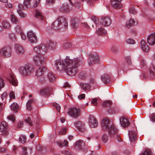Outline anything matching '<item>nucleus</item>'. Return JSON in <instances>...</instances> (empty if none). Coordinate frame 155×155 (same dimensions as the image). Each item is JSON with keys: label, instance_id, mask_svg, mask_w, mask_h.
I'll list each match as a JSON object with an SVG mask.
<instances>
[{"label": "nucleus", "instance_id": "obj_26", "mask_svg": "<svg viewBox=\"0 0 155 155\" xmlns=\"http://www.w3.org/2000/svg\"><path fill=\"white\" fill-rule=\"evenodd\" d=\"M141 48L144 51L147 52L149 50V47L146 45V42L143 40H142L140 43Z\"/></svg>", "mask_w": 155, "mask_h": 155}, {"label": "nucleus", "instance_id": "obj_24", "mask_svg": "<svg viewBox=\"0 0 155 155\" xmlns=\"http://www.w3.org/2000/svg\"><path fill=\"white\" fill-rule=\"evenodd\" d=\"M51 91V88L49 87H47L41 90L40 94L42 96L46 95L48 94Z\"/></svg>", "mask_w": 155, "mask_h": 155}, {"label": "nucleus", "instance_id": "obj_13", "mask_svg": "<svg viewBox=\"0 0 155 155\" xmlns=\"http://www.w3.org/2000/svg\"><path fill=\"white\" fill-rule=\"evenodd\" d=\"M9 83L13 86H16L18 85V81L15 76L12 74H10L7 78Z\"/></svg>", "mask_w": 155, "mask_h": 155}, {"label": "nucleus", "instance_id": "obj_59", "mask_svg": "<svg viewBox=\"0 0 155 155\" xmlns=\"http://www.w3.org/2000/svg\"><path fill=\"white\" fill-rule=\"evenodd\" d=\"M90 84H91V85L93 87H95L96 86V84H95V82L94 81V80L92 79L90 81Z\"/></svg>", "mask_w": 155, "mask_h": 155}, {"label": "nucleus", "instance_id": "obj_51", "mask_svg": "<svg viewBox=\"0 0 155 155\" xmlns=\"http://www.w3.org/2000/svg\"><path fill=\"white\" fill-rule=\"evenodd\" d=\"M9 96L10 100L15 99V96L14 92L13 91H11L9 94Z\"/></svg>", "mask_w": 155, "mask_h": 155}, {"label": "nucleus", "instance_id": "obj_21", "mask_svg": "<svg viewBox=\"0 0 155 155\" xmlns=\"http://www.w3.org/2000/svg\"><path fill=\"white\" fill-rule=\"evenodd\" d=\"M120 2L117 0H111V5L114 8H119L122 6Z\"/></svg>", "mask_w": 155, "mask_h": 155}, {"label": "nucleus", "instance_id": "obj_44", "mask_svg": "<svg viewBox=\"0 0 155 155\" xmlns=\"http://www.w3.org/2000/svg\"><path fill=\"white\" fill-rule=\"evenodd\" d=\"M17 11L19 15L21 17L24 18L26 16V15L21 10L18 9Z\"/></svg>", "mask_w": 155, "mask_h": 155}, {"label": "nucleus", "instance_id": "obj_29", "mask_svg": "<svg viewBox=\"0 0 155 155\" xmlns=\"http://www.w3.org/2000/svg\"><path fill=\"white\" fill-rule=\"evenodd\" d=\"M2 27L6 29H10L11 28V25L9 22L6 20L3 21L2 23Z\"/></svg>", "mask_w": 155, "mask_h": 155}, {"label": "nucleus", "instance_id": "obj_14", "mask_svg": "<svg viewBox=\"0 0 155 155\" xmlns=\"http://www.w3.org/2000/svg\"><path fill=\"white\" fill-rule=\"evenodd\" d=\"M57 21L59 22L62 26V27H63L65 29L66 28L68 23L66 20L65 18L62 16H60L58 17Z\"/></svg>", "mask_w": 155, "mask_h": 155}, {"label": "nucleus", "instance_id": "obj_36", "mask_svg": "<svg viewBox=\"0 0 155 155\" xmlns=\"http://www.w3.org/2000/svg\"><path fill=\"white\" fill-rule=\"evenodd\" d=\"M150 72V75L153 78H155V69L154 66L151 64L149 69Z\"/></svg>", "mask_w": 155, "mask_h": 155}, {"label": "nucleus", "instance_id": "obj_46", "mask_svg": "<svg viewBox=\"0 0 155 155\" xmlns=\"http://www.w3.org/2000/svg\"><path fill=\"white\" fill-rule=\"evenodd\" d=\"M31 0H24L23 5L26 7L29 8L30 7Z\"/></svg>", "mask_w": 155, "mask_h": 155}, {"label": "nucleus", "instance_id": "obj_11", "mask_svg": "<svg viewBox=\"0 0 155 155\" xmlns=\"http://www.w3.org/2000/svg\"><path fill=\"white\" fill-rule=\"evenodd\" d=\"M107 130H108L109 135L111 137L114 138L117 135V130L113 124H111L110 127Z\"/></svg>", "mask_w": 155, "mask_h": 155}, {"label": "nucleus", "instance_id": "obj_15", "mask_svg": "<svg viewBox=\"0 0 155 155\" xmlns=\"http://www.w3.org/2000/svg\"><path fill=\"white\" fill-rule=\"evenodd\" d=\"M15 51L17 54L19 55H22L25 52L24 48L21 45L17 44L15 47Z\"/></svg>", "mask_w": 155, "mask_h": 155}, {"label": "nucleus", "instance_id": "obj_39", "mask_svg": "<svg viewBox=\"0 0 155 155\" xmlns=\"http://www.w3.org/2000/svg\"><path fill=\"white\" fill-rule=\"evenodd\" d=\"M35 16L38 18L40 19L41 20L44 19V17L42 15V13L40 10H36Z\"/></svg>", "mask_w": 155, "mask_h": 155}, {"label": "nucleus", "instance_id": "obj_48", "mask_svg": "<svg viewBox=\"0 0 155 155\" xmlns=\"http://www.w3.org/2000/svg\"><path fill=\"white\" fill-rule=\"evenodd\" d=\"M15 31L17 33L19 34L22 32L21 27L19 25H17L16 26L15 28Z\"/></svg>", "mask_w": 155, "mask_h": 155}, {"label": "nucleus", "instance_id": "obj_20", "mask_svg": "<svg viewBox=\"0 0 155 155\" xmlns=\"http://www.w3.org/2000/svg\"><path fill=\"white\" fill-rule=\"evenodd\" d=\"M81 88L84 91H88L90 89L92 90L93 87L91 86V85L86 83H82L80 84Z\"/></svg>", "mask_w": 155, "mask_h": 155}, {"label": "nucleus", "instance_id": "obj_47", "mask_svg": "<svg viewBox=\"0 0 155 155\" xmlns=\"http://www.w3.org/2000/svg\"><path fill=\"white\" fill-rule=\"evenodd\" d=\"M101 139L103 142L105 143H106L108 140L107 135L106 134H103L102 136Z\"/></svg>", "mask_w": 155, "mask_h": 155}, {"label": "nucleus", "instance_id": "obj_37", "mask_svg": "<svg viewBox=\"0 0 155 155\" xmlns=\"http://www.w3.org/2000/svg\"><path fill=\"white\" fill-rule=\"evenodd\" d=\"M140 155H152L151 150L150 149H144Z\"/></svg>", "mask_w": 155, "mask_h": 155}, {"label": "nucleus", "instance_id": "obj_34", "mask_svg": "<svg viewBox=\"0 0 155 155\" xmlns=\"http://www.w3.org/2000/svg\"><path fill=\"white\" fill-rule=\"evenodd\" d=\"M12 110L14 112H16L19 109V106L18 104L15 103H13L10 106Z\"/></svg>", "mask_w": 155, "mask_h": 155}, {"label": "nucleus", "instance_id": "obj_5", "mask_svg": "<svg viewBox=\"0 0 155 155\" xmlns=\"http://www.w3.org/2000/svg\"><path fill=\"white\" fill-rule=\"evenodd\" d=\"M34 51L37 54L44 55L46 53L47 50L46 46L43 45H40L34 48Z\"/></svg>", "mask_w": 155, "mask_h": 155}, {"label": "nucleus", "instance_id": "obj_49", "mask_svg": "<svg viewBox=\"0 0 155 155\" xmlns=\"http://www.w3.org/2000/svg\"><path fill=\"white\" fill-rule=\"evenodd\" d=\"M5 85V81L4 79L0 77V90Z\"/></svg>", "mask_w": 155, "mask_h": 155}, {"label": "nucleus", "instance_id": "obj_2", "mask_svg": "<svg viewBox=\"0 0 155 155\" xmlns=\"http://www.w3.org/2000/svg\"><path fill=\"white\" fill-rule=\"evenodd\" d=\"M34 71V67L29 64H26L24 66L20 67L19 71L23 76H27L32 73Z\"/></svg>", "mask_w": 155, "mask_h": 155}, {"label": "nucleus", "instance_id": "obj_56", "mask_svg": "<svg viewBox=\"0 0 155 155\" xmlns=\"http://www.w3.org/2000/svg\"><path fill=\"white\" fill-rule=\"evenodd\" d=\"M97 98H94L92 99L91 101V104L94 106H96L97 104Z\"/></svg>", "mask_w": 155, "mask_h": 155}, {"label": "nucleus", "instance_id": "obj_50", "mask_svg": "<svg viewBox=\"0 0 155 155\" xmlns=\"http://www.w3.org/2000/svg\"><path fill=\"white\" fill-rule=\"evenodd\" d=\"M67 133V128L64 127L61 129L59 132V134H64Z\"/></svg>", "mask_w": 155, "mask_h": 155}, {"label": "nucleus", "instance_id": "obj_40", "mask_svg": "<svg viewBox=\"0 0 155 155\" xmlns=\"http://www.w3.org/2000/svg\"><path fill=\"white\" fill-rule=\"evenodd\" d=\"M84 145V143L82 140H80L75 143L76 147L77 148H81Z\"/></svg>", "mask_w": 155, "mask_h": 155}, {"label": "nucleus", "instance_id": "obj_63", "mask_svg": "<svg viewBox=\"0 0 155 155\" xmlns=\"http://www.w3.org/2000/svg\"><path fill=\"white\" fill-rule=\"evenodd\" d=\"M81 3L79 2H75L74 4V5L76 8H79L81 6Z\"/></svg>", "mask_w": 155, "mask_h": 155}, {"label": "nucleus", "instance_id": "obj_25", "mask_svg": "<svg viewBox=\"0 0 155 155\" xmlns=\"http://www.w3.org/2000/svg\"><path fill=\"white\" fill-rule=\"evenodd\" d=\"M51 27L53 29L55 30H59L60 29L64 28L63 27H62L61 24L57 20L52 24Z\"/></svg>", "mask_w": 155, "mask_h": 155}, {"label": "nucleus", "instance_id": "obj_57", "mask_svg": "<svg viewBox=\"0 0 155 155\" xmlns=\"http://www.w3.org/2000/svg\"><path fill=\"white\" fill-rule=\"evenodd\" d=\"M7 118L8 120L12 121L13 122H14L15 120L14 117L12 115H9L7 117Z\"/></svg>", "mask_w": 155, "mask_h": 155}, {"label": "nucleus", "instance_id": "obj_61", "mask_svg": "<svg viewBox=\"0 0 155 155\" xmlns=\"http://www.w3.org/2000/svg\"><path fill=\"white\" fill-rule=\"evenodd\" d=\"M40 1V0H35L33 5L34 8H35L38 5Z\"/></svg>", "mask_w": 155, "mask_h": 155}, {"label": "nucleus", "instance_id": "obj_38", "mask_svg": "<svg viewBox=\"0 0 155 155\" xmlns=\"http://www.w3.org/2000/svg\"><path fill=\"white\" fill-rule=\"evenodd\" d=\"M11 21L14 24H17L19 23V21L18 19L13 14H11L10 15Z\"/></svg>", "mask_w": 155, "mask_h": 155}, {"label": "nucleus", "instance_id": "obj_58", "mask_svg": "<svg viewBox=\"0 0 155 155\" xmlns=\"http://www.w3.org/2000/svg\"><path fill=\"white\" fill-rule=\"evenodd\" d=\"M129 10L130 13L132 14H135L136 12V11L133 7L130 8Z\"/></svg>", "mask_w": 155, "mask_h": 155}, {"label": "nucleus", "instance_id": "obj_28", "mask_svg": "<svg viewBox=\"0 0 155 155\" xmlns=\"http://www.w3.org/2000/svg\"><path fill=\"white\" fill-rule=\"evenodd\" d=\"M96 33L99 35H104L106 34L107 31L105 29L101 27L97 30Z\"/></svg>", "mask_w": 155, "mask_h": 155}, {"label": "nucleus", "instance_id": "obj_23", "mask_svg": "<svg viewBox=\"0 0 155 155\" xmlns=\"http://www.w3.org/2000/svg\"><path fill=\"white\" fill-rule=\"evenodd\" d=\"M47 44L48 48L54 50L56 48L57 43L54 41L49 40Z\"/></svg>", "mask_w": 155, "mask_h": 155}, {"label": "nucleus", "instance_id": "obj_43", "mask_svg": "<svg viewBox=\"0 0 155 155\" xmlns=\"http://www.w3.org/2000/svg\"><path fill=\"white\" fill-rule=\"evenodd\" d=\"M33 100L31 99L29 100L26 104V107L28 110H31L32 109L31 103L33 102Z\"/></svg>", "mask_w": 155, "mask_h": 155}, {"label": "nucleus", "instance_id": "obj_27", "mask_svg": "<svg viewBox=\"0 0 155 155\" xmlns=\"http://www.w3.org/2000/svg\"><path fill=\"white\" fill-rule=\"evenodd\" d=\"M137 23L133 18H130V20L127 21L126 24V27L128 28L133 26H135L137 25Z\"/></svg>", "mask_w": 155, "mask_h": 155}, {"label": "nucleus", "instance_id": "obj_22", "mask_svg": "<svg viewBox=\"0 0 155 155\" xmlns=\"http://www.w3.org/2000/svg\"><path fill=\"white\" fill-rule=\"evenodd\" d=\"M120 124L121 126L124 127H127L129 124V122L126 118L124 117H121L120 119Z\"/></svg>", "mask_w": 155, "mask_h": 155}, {"label": "nucleus", "instance_id": "obj_19", "mask_svg": "<svg viewBox=\"0 0 155 155\" xmlns=\"http://www.w3.org/2000/svg\"><path fill=\"white\" fill-rule=\"evenodd\" d=\"M47 71V69L44 67H41L36 71L35 75L39 76L43 74Z\"/></svg>", "mask_w": 155, "mask_h": 155}, {"label": "nucleus", "instance_id": "obj_55", "mask_svg": "<svg viewBox=\"0 0 155 155\" xmlns=\"http://www.w3.org/2000/svg\"><path fill=\"white\" fill-rule=\"evenodd\" d=\"M71 46V44L69 42H66L64 44L63 47L64 48H66L70 47Z\"/></svg>", "mask_w": 155, "mask_h": 155}, {"label": "nucleus", "instance_id": "obj_8", "mask_svg": "<svg viewBox=\"0 0 155 155\" xmlns=\"http://www.w3.org/2000/svg\"><path fill=\"white\" fill-rule=\"evenodd\" d=\"M99 56L97 54H91L89 57L88 62L90 66H92L97 62L99 60Z\"/></svg>", "mask_w": 155, "mask_h": 155}, {"label": "nucleus", "instance_id": "obj_32", "mask_svg": "<svg viewBox=\"0 0 155 155\" xmlns=\"http://www.w3.org/2000/svg\"><path fill=\"white\" fill-rule=\"evenodd\" d=\"M23 150V155H28L31 153L32 150L31 148H27L25 147H22Z\"/></svg>", "mask_w": 155, "mask_h": 155}, {"label": "nucleus", "instance_id": "obj_62", "mask_svg": "<svg viewBox=\"0 0 155 155\" xmlns=\"http://www.w3.org/2000/svg\"><path fill=\"white\" fill-rule=\"evenodd\" d=\"M20 34L21 35V38L23 40H26V36L25 34H24V33H23V32H21V33H20Z\"/></svg>", "mask_w": 155, "mask_h": 155}, {"label": "nucleus", "instance_id": "obj_6", "mask_svg": "<svg viewBox=\"0 0 155 155\" xmlns=\"http://www.w3.org/2000/svg\"><path fill=\"white\" fill-rule=\"evenodd\" d=\"M0 54L5 57H9L12 54L11 48L9 46L5 47L0 50Z\"/></svg>", "mask_w": 155, "mask_h": 155}, {"label": "nucleus", "instance_id": "obj_41", "mask_svg": "<svg viewBox=\"0 0 155 155\" xmlns=\"http://www.w3.org/2000/svg\"><path fill=\"white\" fill-rule=\"evenodd\" d=\"M47 77L50 81H53L55 78L54 74L51 72H50L48 74Z\"/></svg>", "mask_w": 155, "mask_h": 155}, {"label": "nucleus", "instance_id": "obj_30", "mask_svg": "<svg viewBox=\"0 0 155 155\" xmlns=\"http://www.w3.org/2000/svg\"><path fill=\"white\" fill-rule=\"evenodd\" d=\"M130 139L131 141H133L136 140L137 136V133L136 132L131 131L129 132Z\"/></svg>", "mask_w": 155, "mask_h": 155}, {"label": "nucleus", "instance_id": "obj_1", "mask_svg": "<svg viewBox=\"0 0 155 155\" xmlns=\"http://www.w3.org/2000/svg\"><path fill=\"white\" fill-rule=\"evenodd\" d=\"M82 63L81 58H76L71 59L69 57L67 56L64 60H56L54 65L58 71H65L68 75H73L77 73L78 67Z\"/></svg>", "mask_w": 155, "mask_h": 155}, {"label": "nucleus", "instance_id": "obj_18", "mask_svg": "<svg viewBox=\"0 0 155 155\" xmlns=\"http://www.w3.org/2000/svg\"><path fill=\"white\" fill-rule=\"evenodd\" d=\"M72 8H70L68 5L67 4H63L60 7V10L62 12H68L72 10Z\"/></svg>", "mask_w": 155, "mask_h": 155}, {"label": "nucleus", "instance_id": "obj_16", "mask_svg": "<svg viewBox=\"0 0 155 155\" xmlns=\"http://www.w3.org/2000/svg\"><path fill=\"white\" fill-rule=\"evenodd\" d=\"M74 125L81 132H84L85 130L84 124L81 121L76 122L74 123Z\"/></svg>", "mask_w": 155, "mask_h": 155}, {"label": "nucleus", "instance_id": "obj_54", "mask_svg": "<svg viewBox=\"0 0 155 155\" xmlns=\"http://www.w3.org/2000/svg\"><path fill=\"white\" fill-rule=\"evenodd\" d=\"M7 96V93L6 92H4L1 95L2 99L3 100H5Z\"/></svg>", "mask_w": 155, "mask_h": 155}, {"label": "nucleus", "instance_id": "obj_10", "mask_svg": "<svg viewBox=\"0 0 155 155\" xmlns=\"http://www.w3.org/2000/svg\"><path fill=\"white\" fill-rule=\"evenodd\" d=\"M101 23L103 26L106 27L110 25L111 24V21L109 17L104 16L101 18Z\"/></svg>", "mask_w": 155, "mask_h": 155}, {"label": "nucleus", "instance_id": "obj_9", "mask_svg": "<svg viewBox=\"0 0 155 155\" xmlns=\"http://www.w3.org/2000/svg\"><path fill=\"white\" fill-rule=\"evenodd\" d=\"M112 124L110 123L109 120L107 118H103L101 121V125L102 128L104 130H108Z\"/></svg>", "mask_w": 155, "mask_h": 155}, {"label": "nucleus", "instance_id": "obj_45", "mask_svg": "<svg viewBox=\"0 0 155 155\" xmlns=\"http://www.w3.org/2000/svg\"><path fill=\"white\" fill-rule=\"evenodd\" d=\"M20 142L22 143H24L26 141V137L24 135H21L19 138Z\"/></svg>", "mask_w": 155, "mask_h": 155}, {"label": "nucleus", "instance_id": "obj_17", "mask_svg": "<svg viewBox=\"0 0 155 155\" xmlns=\"http://www.w3.org/2000/svg\"><path fill=\"white\" fill-rule=\"evenodd\" d=\"M147 42L150 45H153L155 43V33H152L148 37Z\"/></svg>", "mask_w": 155, "mask_h": 155}, {"label": "nucleus", "instance_id": "obj_12", "mask_svg": "<svg viewBox=\"0 0 155 155\" xmlns=\"http://www.w3.org/2000/svg\"><path fill=\"white\" fill-rule=\"evenodd\" d=\"M89 124L91 127L94 128L97 127V121L96 118L93 115H91L89 118Z\"/></svg>", "mask_w": 155, "mask_h": 155}, {"label": "nucleus", "instance_id": "obj_4", "mask_svg": "<svg viewBox=\"0 0 155 155\" xmlns=\"http://www.w3.org/2000/svg\"><path fill=\"white\" fill-rule=\"evenodd\" d=\"M68 113L69 115L73 118H76L81 114V111L79 108L73 107L69 108Z\"/></svg>", "mask_w": 155, "mask_h": 155}, {"label": "nucleus", "instance_id": "obj_42", "mask_svg": "<svg viewBox=\"0 0 155 155\" xmlns=\"http://www.w3.org/2000/svg\"><path fill=\"white\" fill-rule=\"evenodd\" d=\"M112 104V102L110 101H105L102 104V106L104 107H109Z\"/></svg>", "mask_w": 155, "mask_h": 155}, {"label": "nucleus", "instance_id": "obj_31", "mask_svg": "<svg viewBox=\"0 0 155 155\" xmlns=\"http://www.w3.org/2000/svg\"><path fill=\"white\" fill-rule=\"evenodd\" d=\"M7 124L5 121H2L0 125V132L6 131L7 129Z\"/></svg>", "mask_w": 155, "mask_h": 155}, {"label": "nucleus", "instance_id": "obj_33", "mask_svg": "<svg viewBox=\"0 0 155 155\" xmlns=\"http://www.w3.org/2000/svg\"><path fill=\"white\" fill-rule=\"evenodd\" d=\"M80 23L79 20L76 18L73 19L71 20V26L74 28H76Z\"/></svg>", "mask_w": 155, "mask_h": 155}, {"label": "nucleus", "instance_id": "obj_53", "mask_svg": "<svg viewBox=\"0 0 155 155\" xmlns=\"http://www.w3.org/2000/svg\"><path fill=\"white\" fill-rule=\"evenodd\" d=\"M25 122L28 124L29 126H32L33 125L31 118L29 117H28L25 120Z\"/></svg>", "mask_w": 155, "mask_h": 155}, {"label": "nucleus", "instance_id": "obj_3", "mask_svg": "<svg viewBox=\"0 0 155 155\" xmlns=\"http://www.w3.org/2000/svg\"><path fill=\"white\" fill-rule=\"evenodd\" d=\"M46 60V58L44 55L37 54L35 55L33 59L35 64L37 66H40L44 64Z\"/></svg>", "mask_w": 155, "mask_h": 155}, {"label": "nucleus", "instance_id": "obj_52", "mask_svg": "<svg viewBox=\"0 0 155 155\" xmlns=\"http://www.w3.org/2000/svg\"><path fill=\"white\" fill-rule=\"evenodd\" d=\"M126 42L127 43L129 44H134L135 43V41L133 39L130 38L127 39Z\"/></svg>", "mask_w": 155, "mask_h": 155}, {"label": "nucleus", "instance_id": "obj_7", "mask_svg": "<svg viewBox=\"0 0 155 155\" xmlns=\"http://www.w3.org/2000/svg\"><path fill=\"white\" fill-rule=\"evenodd\" d=\"M27 37L30 43H34L37 42V37L36 34L32 31H30L28 32Z\"/></svg>", "mask_w": 155, "mask_h": 155}, {"label": "nucleus", "instance_id": "obj_64", "mask_svg": "<svg viewBox=\"0 0 155 155\" xmlns=\"http://www.w3.org/2000/svg\"><path fill=\"white\" fill-rule=\"evenodd\" d=\"M85 95L84 94H81L78 96V98L80 100L84 99L85 97Z\"/></svg>", "mask_w": 155, "mask_h": 155}, {"label": "nucleus", "instance_id": "obj_35", "mask_svg": "<svg viewBox=\"0 0 155 155\" xmlns=\"http://www.w3.org/2000/svg\"><path fill=\"white\" fill-rule=\"evenodd\" d=\"M101 78L102 81L105 84H107L110 81V78L107 74H103Z\"/></svg>", "mask_w": 155, "mask_h": 155}, {"label": "nucleus", "instance_id": "obj_60", "mask_svg": "<svg viewBox=\"0 0 155 155\" xmlns=\"http://www.w3.org/2000/svg\"><path fill=\"white\" fill-rule=\"evenodd\" d=\"M54 107L58 111H59L60 109V105L57 103H55L54 104Z\"/></svg>", "mask_w": 155, "mask_h": 155}]
</instances>
